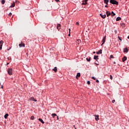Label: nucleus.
Instances as JSON below:
<instances>
[{"instance_id":"aec40b11","label":"nucleus","mask_w":129,"mask_h":129,"mask_svg":"<svg viewBox=\"0 0 129 129\" xmlns=\"http://www.w3.org/2000/svg\"><path fill=\"white\" fill-rule=\"evenodd\" d=\"M51 116H52V117H55V116H57V114H55V113H52L51 114Z\"/></svg>"},{"instance_id":"79ce46f5","label":"nucleus","mask_w":129,"mask_h":129,"mask_svg":"<svg viewBox=\"0 0 129 129\" xmlns=\"http://www.w3.org/2000/svg\"><path fill=\"white\" fill-rule=\"evenodd\" d=\"M74 127H75V129H76V127H75V125H73Z\"/></svg>"},{"instance_id":"2eb2a0df","label":"nucleus","mask_w":129,"mask_h":129,"mask_svg":"<svg viewBox=\"0 0 129 129\" xmlns=\"http://www.w3.org/2000/svg\"><path fill=\"white\" fill-rule=\"evenodd\" d=\"M126 59H127V57L126 56H124L123 58H122V61L123 62H124L125 61H126Z\"/></svg>"},{"instance_id":"f704fd0d","label":"nucleus","mask_w":129,"mask_h":129,"mask_svg":"<svg viewBox=\"0 0 129 129\" xmlns=\"http://www.w3.org/2000/svg\"><path fill=\"white\" fill-rule=\"evenodd\" d=\"M76 25H77V26H79V23L76 22Z\"/></svg>"},{"instance_id":"dca6fc26","label":"nucleus","mask_w":129,"mask_h":129,"mask_svg":"<svg viewBox=\"0 0 129 129\" xmlns=\"http://www.w3.org/2000/svg\"><path fill=\"white\" fill-rule=\"evenodd\" d=\"M38 120H39V121H40V122H42L43 123V124H44V123H45V122H44V121H43V119H42V118H39Z\"/></svg>"},{"instance_id":"2f4dec72","label":"nucleus","mask_w":129,"mask_h":129,"mask_svg":"<svg viewBox=\"0 0 129 129\" xmlns=\"http://www.w3.org/2000/svg\"><path fill=\"white\" fill-rule=\"evenodd\" d=\"M92 79H93L94 80H95L96 79V78H95L94 77H92Z\"/></svg>"},{"instance_id":"39448f33","label":"nucleus","mask_w":129,"mask_h":129,"mask_svg":"<svg viewBox=\"0 0 129 129\" xmlns=\"http://www.w3.org/2000/svg\"><path fill=\"white\" fill-rule=\"evenodd\" d=\"M19 46L20 47V48H22V47H25V43H23V42H21V43L19 44Z\"/></svg>"},{"instance_id":"49530a36","label":"nucleus","mask_w":129,"mask_h":129,"mask_svg":"<svg viewBox=\"0 0 129 129\" xmlns=\"http://www.w3.org/2000/svg\"><path fill=\"white\" fill-rule=\"evenodd\" d=\"M69 30L70 32V31H71V29H69Z\"/></svg>"},{"instance_id":"ddd939ff","label":"nucleus","mask_w":129,"mask_h":129,"mask_svg":"<svg viewBox=\"0 0 129 129\" xmlns=\"http://www.w3.org/2000/svg\"><path fill=\"white\" fill-rule=\"evenodd\" d=\"M15 6H16V3L15 2H13V3L10 6V8H14Z\"/></svg>"},{"instance_id":"6e6552de","label":"nucleus","mask_w":129,"mask_h":129,"mask_svg":"<svg viewBox=\"0 0 129 129\" xmlns=\"http://www.w3.org/2000/svg\"><path fill=\"white\" fill-rule=\"evenodd\" d=\"M100 16L102 18V19H105V18H106V15L105 14L102 15V14H100Z\"/></svg>"},{"instance_id":"e433bc0d","label":"nucleus","mask_w":129,"mask_h":129,"mask_svg":"<svg viewBox=\"0 0 129 129\" xmlns=\"http://www.w3.org/2000/svg\"><path fill=\"white\" fill-rule=\"evenodd\" d=\"M55 2H56L57 3H58V2H60V1H59V0H55Z\"/></svg>"},{"instance_id":"f8f14e48","label":"nucleus","mask_w":129,"mask_h":129,"mask_svg":"<svg viewBox=\"0 0 129 129\" xmlns=\"http://www.w3.org/2000/svg\"><path fill=\"white\" fill-rule=\"evenodd\" d=\"M30 100H31L32 101H35L37 102V100L35 99V98H34V97H31L30 98Z\"/></svg>"},{"instance_id":"a211bd4d","label":"nucleus","mask_w":129,"mask_h":129,"mask_svg":"<svg viewBox=\"0 0 129 129\" xmlns=\"http://www.w3.org/2000/svg\"><path fill=\"white\" fill-rule=\"evenodd\" d=\"M121 18L120 17H117L116 19V21L117 22H118V21H121Z\"/></svg>"},{"instance_id":"473e14b6","label":"nucleus","mask_w":129,"mask_h":129,"mask_svg":"<svg viewBox=\"0 0 129 129\" xmlns=\"http://www.w3.org/2000/svg\"><path fill=\"white\" fill-rule=\"evenodd\" d=\"M112 103H114L115 102V100H113L112 101Z\"/></svg>"},{"instance_id":"20e7f679","label":"nucleus","mask_w":129,"mask_h":129,"mask_svg":"<svg viewBox=\"0 0 129 129\" xmlns=\"http://www.w3.org/2000/svg\"><path fill=\"white\" fill-rule=\"evenodd\" d=\"M4 44V41L3 40L0 41V50L3 49V45Z\"/></svg>"},{"instance_id":"1a4fd4ad","label":"nucleus","mask_w":129,"mask_h":129,"mask_svg":"<svg viewBox=\"0 0 129 129\" xmlns=\"http://www.w3.org/2000/svg\"><path fill=\"white\" fill-rule=\"evenodd\" d=\"M56 28L57 30H60L61 29V25L60 24H58L57 25Z\"/></svg>"},{"instance_id":"c03bdc74","label":"nucleus","mask_w":129,"mask_h":129,"mask_svg":"<svg viewBox=\"0 0 129 129\" xmlns=\"http://www.w3.org/2000/svg\"><path fill=\"white\" fill-rule=\"evenodd\" d=\"M69 37H70V33L68 35Z\"/></svg>"},{"instance_id":"c85d7f7f","label":"nucleus","mask_w":129,"mask_h":129,"mask_svg":"<svg viewBox=\"0 0 129 129\" xmlns=\"http://www.w3.org/2000/svg\"><path fill=\"white\" fill-rule=\"evenodd\" d=\"M87 84L88 85H90V81H87Z\"/></svg>"},{"instance_id":"58836bf2","label":"nucleus","mask_w":129,"mask_h":129,"mask_svg":"<svg viewBox=\"0 0 129 129\" xmlns=\"http://www.w3.org/2000/svg\"><path fill=\"white\" fill-rule=\"evenodd\" d=\"M77 41H78V42H81V40H80V39H79V40H77Z\"/></svg>"},{"instance_id":"c756f323","label":"nucleus","mask_w":129,"mask_h":129,"mask_svg":"<svg viewBox=\"0 0 129 129\" xmlns=\"http://www.w3.org/2000/svg\"><path fill=\"white\" fill-rule=\"evenodd\" d=\"M110 79H111V80H112V76L110 75Z\"/></svg>"},{"instance_id":"7c9ffc66","label":"nucleus","mask_w":129,"mask_h":129,"mask_svg":"<svg viewBox=\"0 0 129 129\" xmlns=\"http://www.w3.org/2000/svg\"><path fill=\"white\" fill-rule=\"evenodd\" d=\"M30 118L32 120H34V116H32Z\"/></svg>"},{"instance_id":"4468645a","label":"nucleus","mask_w":129,"mask_h":129,"mask_svg":"<svg viewBox=\"0 0 129 129\" xmlns=\"http://www.w3.org/2000/svg\"><path fill=\"white\" fill-rule=\"evenodd\" d=\"M108 2H109V0H104V3L106 5H108Z\"/></svg>"},{"instance_id":"7ed1b4c3","label":"nucleus","mask_w":129,"mask_h":129,"mask_svg":"<svg viewBox=\"0 0 129 129\" xmlns=\"http://www.w3.org/2000/svg\"><path fill=\"white\" fill-rule=\"evenodd\" d=\"M106 40V36H105L103 38V39L102 40V43L101 44V46H102V45H103V44H104V43H105V41Z\"/></svg>"},{"instance_id":"5701e85b","label":"nucleus","mask_w":129,"mask_h":129,"mask_svg":"<svg viewBox=\"0 0 129 129\" xmlns=\"http://www.w3.org/2000/svg\"><path fill=\"white\" fill-rule=\"evenodd\" d=\"M77 77H80V73H78L77 75L76 78H77Z\"/></svg>"},{"instance_id":"de8ad7c7","label":"nucleus","mask_w":129,"mask_h":129,"mask_svg":"<svg viewBox=\"0 0 129 129\" xmlns=\"http://www.w3.org/2000/svg\"><path fill=\"white\" fill-rule=\"evenodd\" d=\"M127 39H129V36H128V37H127Z\"/></svg>"},{"instance_id":"9b49d317","label":"nucleus","mask_w":129,"mask_h":129,"mask_svg":"<svg viewBox=\"0 0 129 129\" xmlns=\"http://www.w3.org/2000/svg\"><path fill=\"white\" fill-rule=\"evenodd\" d=\"M123 52H124V53H127V52H128V49H127V48H124Z\"/></svg>"},{"instance_id":"8fccbe9b","label":"nucleus","mask_w":129,"mask_h":129,"mask_svg":"<svg viewBox=\"0 0 129 129\" xmlns=\"http://www.w3.org/2000/svg\"><path fill=\"white\" fill-rule=\"evenodd\" d=\"M15 2H17V0H15Z\"/></svg>"},{"instance_id":"f3484780","label":"nucleus","mask_w":129,"mask_h":129,"mask_svg":"<svg viewBox=\"0 0 129 129\" xmlns=\"http://www.w3.org/2000/svg\"><path fill=\"white\" fill-rule=\"evenodd\" d=\"M94 59L95 60H98V55H94Z\"/></svg>"},{"instance_id":"cd10ccee","label":"nucleus","mask_w":129,"mask_h":129,"mask_svg":"<svg viewBox=\"0 0 129 129\" xmlns=\"http://www.w3.org/2000/svg\"><path fill=\"white\" fill-rule=\"evenodd\" d=\"M12 15H13V14H12V13H10L9 14V17H11L12 16Z\"/></svg>"},{"instance_id":"09e8293b","label":"nucleus","mask_w":129,"mask_h":129,"mask_svg":"<svg viewBox=\"0 0 129 129\" xmlns=\"http://www.w3.org/2000/svg\"><path fill=\"white\" fill-rule=\"evenodd\" d=\"M95 64H96V65H98V64H97V63H95Z\"/></svg>"},{"instance_id":"9d476101","label":"nucleus","mask_w":129,"mask_h":129,"mask_svg":"<svg viewBox=\"0 0 129 129\" xmlns=\"http://www.w3.org/2000/svg\"><path fill=\"white\" fill-rule=\"evenodd\" d=\"M97 55H99V54H102V50L100 49L99 51L96 52Z\"/></svg>"},{"instance_id":"ea45409f","label":"nucleus","mask_w":129,"mask_h":129,"mask_svg":"<svg viewBox=\"0 0 129 129\" xmlns=\"http://www.w3.org/2000/svg\"><path fill=\"white\" fill-rule=\"evenodd\" d=\"M88 1V0H85L84 2H85V3H87Z\"/></svg>"},{"instance_id":"6ab92c4d","label":"nucleus","mask_w":129,"mask_h":129,"mask_svg":"<svg viewBox=\"0 0 129 129\" xmlns=\"http://www.w3.org/2000/svg\"><path fill=\"white\" fill-rule=\"evenodd\" d=\"M53 71H54V72H57V67H54V69H53V70H52Z\"/></svg>"},{"instance_id":"412c9836","label":"nucleus","mask_w":129,"mask_h":129,"mask_svg":"<svg viewBox=\"0 0 129 129\" xmlns=\"http://www.w3.org/2000/svg\"><path fill=\"white\" fill-rule=\"evenodd\" d=\"M8 116H9V114H6L4 116L5 118L7 119L8 118Z\"/></svg>"},{"instance_id":"393cba45","label":"nucleus","mask_w":129,"mask_h":129,"mask_svg":"<svg viewBox=\"0 0 129 129\" xmlns=\"http://www.w3.org/2000/svg\"><path fill=\"white\" fill-rule=\"evenodd\" d=\"M5 3H6V1H5V0H2V5H5Z\"/></svg>"},{"instance_id":"0eeeda50","label":"nucleus","mask_w":129,"mask_h":129,"mask_svg":"<svg viewBox=\"0 0 129 129\" xmlns=\"http://www.w3.org/2000/svg\"><path fill=\"white\" fill-rule=\"evenodd\" d=\"M106 15L107 17H109V16H110V15H111V13H110V12H109V11H107L106 12Z\"/></svg>"},{"instance_id":"b1692460","label":"nucleus","mask_w":129,"mask_h":129,"mask_svg":"<svg viewBox=\"0 0 129 129\" xmlns=\"http://www.w3.org/2000/svg\"><path fill=\"white\" fill-rule=\"evenodd\" d=\"M91 57H89V58H86V60L88 61V62H90V59H91Z\"/></svg>"},{"instance_id":"4c0bfd02","label":"nucleus","mask_w":129,"mask_h":129,"mask_svg":"<svg viewBox=\"0 0 129 129\" xmlns=\"http://www.w3.org/2000/svg\"><path fill=\"white\" fill-rule=\"evenodd\" d=\"M108 5H106V6H105V8H108Z\"/></svg>"},{"instance_id":"f257e3e1","label":"nucleus","mask_w":129,"mask_h":129,"mask_svg":"<svg viewBox=\"0 0 129 129\" xmlns=\"http://www.w3.org/2000/svg\"><path fill=\"white\" fill-rule=\"evenodd\" d=\"M109 3L112 5H116V6H118V2L115 0H109Z\"/></svg>"},{"instance_id":"72a5a7b5","label":"nucleus","mask_w":129,"mask_h":129,"mask_svg":"<svg viewBox=\"0 0 129 129\" xmlns=\"http://www.w3.org/2000/svg\"><path fill=\"white\" fill-rule=\"evenodd\" d=\"M110 58H113V55H111L110 56Z\"/></svg>"},{"instance_id":"bb28decb","label":"nucleus","mask_w":129,"mask_h":129,"mask_svg":"<svg viewBox=\"0 0 129 129\" xmlns=\"http://www.w3.org/2000/svg\"><path fill=\"white\" fill-rule=\"evenodd\" d=\"M0 88H4V86H3V85H2L1 84H0Z\"/></svg>"},{"instance_id":"37998d69","label":"nucleus","mask_w":129,"mask_h":129,"mask_svg":"<svg viewBox=\"0 0 129 129\" xmlns=\"http://www.w3.org/2000/svg\"><path fill=\"white\" fill-rule=\"evenodd\" d=\"M57 119H59V117H58V116H57Z\"/></svg>"},{"instance_id":"f03ea898","label":"nucleus","mask_w":129,"mask_h":129,"mask_svg":"<svg viewBox=\"0 0 129 129\" xmlns=\"http://www.w3.org/2000/svg\"><path fill=\"white\" fill-rule=\"evenodd\" d=\"M8 73L9 75H13V69H9L8 71Z\"/></svg>"},{"instance_id":"423d86ee","label":"nucleus","mask_w":129,"mask_h":129,"mask_svg":"<svg viewBox=\"0 0 129 129\" xmlns=\"http://www.w3.org/2000/svg\"><path fill=\"white\" fill-rule=\"evenodd\" d=\"M94 116L95 117V120H96V121L99 120V115H95Z\"/></svg>"},{"instance_id":"4be33fe9","label":"nucleus","mask_w":129,"mask_h":129,"mask_svg":"<svg viewBox=\"0 0 129 129\" xmlns=\"http://www.w3.org/2000/svg\"><path fill=\"white\" fill-rule=\"evenodd\" d=\"M114 16H115V13H114L113 11L111 12V16L114 17Z\"/></svg>"},{"instance_id":"a18cd8bd","label":"nucleus","mask_w":129,"mask_h":129,"mask_svg":"<svg viewBox=\"0 0 129 129\" xmlns=\"http://www.w3.org/2000/svg\"><path fill=\"white\" fill-rule=\"evenodd\" d=\"M93 54H95V51L93 52Z\"/></svg>"},{"instance_id":"a19ab883","label":"nucleus","mask_w":129,"mask_h":129,"mask_svg":"<svg viewBox=\"0 0 129 129\" xmlns=\"http://www.w3.org/2000/svg\"><path fill=\"white\" fill-rule=\"evenodd\" d=\"M119 38V40H120V41H121V39H120V37H119V36L118 37Z\"/></svg>"},{"instance_id":"a878e982","label":"nucleus","mask_w":129,"mask_h":129,"mask_svg":"<svg viewBox=\"0 0 129 129\" xmlns=\"http://www.w3.org/2000/svg\"><path fill=\"white\" fill-rule=\"evenodd\" d=\"M82 5H87V2H85V1H84L83 3H82Z\"/></svg>"},{"instance_id":"c9c22d12","label":"nucleus","mask_w":129,"mask_h":129,"mask_svg":"<svg viewBox=\"0 0 129 129\" xmlns=\"http://www.w3.org/2000/svg\"><path fill=\"white\" fill-rule=\"evenodd\" d=\"M96 82H97V83H98V82H99V81H98V80H96Z\"/></svg>"}]
</instances>
